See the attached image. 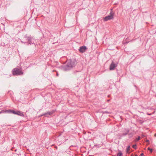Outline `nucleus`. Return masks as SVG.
<instances>
[{"instance_id":"nucleus-1","label":"nucleus","mask_w":156,"mask_h":156,"mask_svg":"<svg viewBox=\"0 0 156 156\" xmlns=\"http://www.w3.org/2000/svg\"><path fill=\"white\" fill-rule=\"evenodd\" d=\"M67 62L66 65L62 66V69L63 70L67 71L70 70L75 67L77 64L76 60L74 58L69 59L67 60Z\"/></svg>"},{"instance_id":"nucleus-2","label":"nucleus","mask_w":156,"mask_h":156,"mask_svg":"<svg viewBox=\"0 0 156 156\" xmlns=\"http://www.w3.org/2000/svg\"><path fill=\"white\" fill-rule=\"evenodd\" d=\"M23 73L20 69L15 68L12 70V74L14 75H22Z\"/></svg>"},{"instance_id":"nucleus-3","label":"nucleus","mask_w":156,"mask_h":156,"mask_svg":"<svg viewBox=\"0 0 156 156\" xmlns=\"http://www.w3.org/2000/svg\"><path fill=\"white\" fill-rule=\"evenodd\" d=\"M8 112L13 113L14 114L17 115H20V116H23V117L24 116V115L23 114V112L20 111L16 112L12 110H8Z\"/></svg>"},{"instance_id":"nucleus-4","label":"nucleus","mask_w":156,"mask_h":156,"mask_svg":"<svg viewBox=\"0 0 156 156\" xmlns=\"http://www.w3.org/2000/svg\"><path fill=\"white\" fill-rule=\"evenodd\" d=\"M129 130L128 129H125L123 131V133H122L119 134V138H121L122 137L126 136L129 133Z\"/></svg>"},{"instance_id":"nucleus-5","label":"nucleus","mask_w":156,"mask_h":156,"mask_svg":"<svg viewBox=\"0 0 156 156\" xmlns=\"http://www.w3.org/2000/svg\"><path fill=\"white\" fill-rule=\"evenodd\" d=\"M25 37L27 38V40L28 41V42H24L25 44L27 43V45H29V44H34V42L31 41L33 39V37L31 36L27 37L26 35ZM22 42L24 43V42L21 41Z\"/></svg>"},{"instance_id":"nucleus-6","label":"nucleus","mask_w":156,"mask_h":156,"mask_svg":"<svg viewBox=\"0 0 156 156\" xmlns=\"http://www.w3.org/2000/svg\"><path fill=\"white\" fill-rule=\"evenodd\" d=\"M118 64V62H115L113 61L110 66V70H114L115 68L117 66Z\"/></svg>"},{"instance_id":"nucleus-7","label":"nucleus","mask_w":156,"mask_h":156,"mask_svg":"<svg viewBox=\"0 0 156 156\" xmlns=\"http://www.w3.org/2000/svg\"><path fill=\"white\" fill-rule=\"evenodd\" d=\"M113 15L114 13L111 11L110 13V14L104 18V20H111L113 19Z\"/></svg>"},{"instance_id":"nucleus-8","label":"nucleus","mask_w":156,"mask_h":156,"mask_svg":"<svg viewBox=\"0 0 156 156\" xmlns=\"http://www.w3.org/2000/svg\"><path fill=\"white\" fill-rule=\"evenodd\" d=\"M86 49L87 48L86 46H83L80 47L79 50L80 52L83 53L85 51Z\"/></svg>"},{"instance_id":"nucleus-9","label":"nucleus","mask_w":156,"mask_h":156,"mask_svg":"<svg viewBox=\"0 0 156 156\" xmlns=\"http://www.w3.org/2000/svg\"><path fill=\"white\" fill-rule=\"evenodd\" d=\"M54 112L53 111L51 112H47V113H45L44 114V115L48 114L49 115H51Z\"/></svg>"},{"instance_id":"nucleus-10","label":"nucleus","mask_w":156,"mask_h":156,"mask_svg":"<svg viewBox=\"0 0 156 156\" xmlns=\"http://www.w3.org/2000/svg\"><path fill=\"white\" fill-rule=\"evenodd\" d=\"M127 135H128V137L129 138L132 137L133 135V133H128V134Z\"/></svg>"},{"instance_id":"nucleus-11","label":"nucleus","mask_w":156,"mask_h":156,"mask_svg":"<svg viewBox=\"0 0 156 156\" xmlns=\"http://www.w3.org/2000/svg\"><path fill=\"white\" fill-rule=\"evenodd\" d=\"M130 147L129 146H128L126 148V152L127 153H129V151L130 150Z\"/></svg>"},{"instance_id":"nucleus-12","label":"nucleus","mask_w":156,"mask_h":156,"mask_svg":"<svg viewBox=\"0 0 156 156\" xmlns=\"http://www.w3.org/2000/svg\"><path fill=\"white\" fill-rule=\"evenodd\" d=\"M117 156H123L122 153L121 151H120L117 153Z\"/></svg>"},{"instance_id":"nucleus-13","label":"nucleus","mask_w":156,"mask_h":156,"mask_svg":"<svg viewBox=\"0 0 156 156\" xmlns=\"http://www.w3.org/2000/svg\"><path fill=\"white\" fill-rule=\"evenodd\" d=\"M133 147L134 149H136V144H134L133 145Z\"/></svg>"},{"instance_id":"nucleus-14","label":"nucleus","mask_w":156,"mask_h":156,"mask_svg":"<svg viewBox=\"0 0 156 156\" xmlns=\"http://www.w3.org/2000/svg\"><path fill=\"white\" fill-rule=\"evenodd\" d=\"M140 136H139L138 137H137L136 138V141H138L140 139Z\"/></svg>"},{"instance_id":"nucleus-15","label":"nucleus","mask_w":156,"mask_h":156,"mask_svg":"<svg viewBox=\"0 0 156 156\" xmlns=\"http://www.w3.org/2000/svg\"><path fill=\"white\" fill-rule=\"evenodd\" d=\"M147 149L148 150H150L151 152H152V149H150L149 147H148Z\"/></svg>"},{"instance_id":"nucleus-16","label":"nucleus","mask_w":156,"mask_h":156,"mask_svg":"<svg viewBox=\"0 0 156 156\" xmlns=\"http://www.w3.org/2000/svg\"><path fill=\"white\" fill-rule=\"evenodd\" d=\"M140 156H144V154L142 153L140 154Z\"/></svg>"},{"instance_id":"nucleus-17","label":"nucleus","mask_w":156,"mask_h":156,"mask_svg":"<svg viewBox=\"0 0 156 156\" xmlns=\"http://www.w3.org/2000/svg\"><path fill=\"white\" fill-rule=\"evenodd\" d=\"M149 140H146V142H149Z\"/></svg>"},{"instance_id":"nucleus-18","label":"nucleus","mask_w":156,"mask_h":156,"mask_svg":"<svg viewBox=\"0 0 156 156\" xmlns=\"http://www.w3.org/2000/svg\"><path fill=\"white\" fill-rule=\"evenodd\" d=\"M58 73H56L57 76H58Z\"/></svg>"},{"instance_id":"nucleus-19","label":"nucleus","mask_w":156,"mask_h":156,"mask_svg":"<svg viewBox=\"0 0 156 156\" xmlns=\"http://www.w3.org/2000/svg\"><path fill=\"white\" fill-rule=\"evenodd\" d=\"M148 115H151V114H148Z\"/></svg>"},{"instance_id":"nucleus-20","label":"nucleus","mask_w":156,"mask_h":156,"mask_svg":"<svg viewBox=\"0 0 156 156\" xmlns=\"http://www.w3.org/2000/svg\"><path fill=\"white\" fill-rule=\"evenodd\" d=\"M109 101V100H108V101Z\"/></svg>"},{"instance_id":"nucleus-21","label":"nucleus","mask_w":156,"mask_h":156,"mask_svg":"<svg viewBox=\"0 0 156 156\" xmlns=\"http://www.w3.org/2000/svg\"><path fill=\"white\" fill-rule=\"evenodd\" d=\"M105 21H107V20H105Z\"/></svg>"},{"instance_id":"nucleus-22","label":"nucleus","mask_w":156,"mask_h":156,"mask_svg":"<svg viewBox=\"0 0 156 156\" xmlns=\"http://www.w3.org/2000/svg\"><path fill=\"white\" fill-rule=\"evenodd\" d=\"M1 113V112H0V113Z\"/></svg>"}]
</instances>
